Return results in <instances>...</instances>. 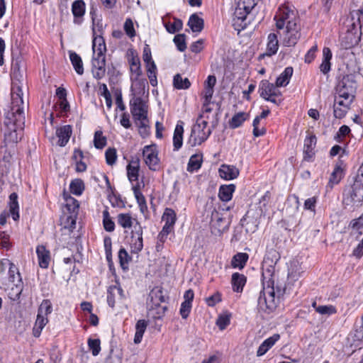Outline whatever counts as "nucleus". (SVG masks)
Masks as SVG:
<instances>
[{
	"mask_svg": "<svg viewBox=\"0 0 363 363\" xmlns=\"http://www.w3.org/2000/svg\"><path fill=\"white\" fill-rule=\"evenodd\" d=\"M277 30L285 29L283 43L285 46H294L301 37L300 26L296 11L289 5H281L274 17Z\"/></svg>",
	"mask_w": 363,
	"mask_h": 363,
	"instance_id": "obj_1",
	"label": "nucleus"
},
{
	"mask_svg": "<svg viewBox=\"0 0 363 363\" xmlns=\"http://www.w3.org/2000/svg\"><path fill=\"white\" fill-rule=\"evenodd\" d=\"M284 293V289L279 286L274 287V284L262 285V290L257 301L259 311L269 314L275 311L280 296Z\"/></svg>",
	"mask_w": 363,
	"mask_h": 363,
	"instance_id": "obj_2",
	"label": "nucleus"
},
{
	"mask_svg": "<svg viewBox=\"0 0 363 363\" xmlns=\"http://www.w3.org/2000/svg\"><path fill=\"white\" fill-rule=\"evenodd\" d=\"M259 1V0H239L232 20L235 30L240 31L247 27L248 23L247 17L257 6Z\"/></svg>",
	"mask_w": 363,
	"mask_h": 363,
	"instance_id": "obj_3",
	"label": "nucleus"
},
{
	"mask_svg": "<svg viewBox=\"0 0 363 363\" xmlns=\"http://www.w3.org/2000/svg\"><path fill=\"white\" fill-rule=\"evenodd\" d=\"M11 112L12 118L11 120L14 123L21 122L24 120V101L23 99V91L20 86L12 85L11 91Z\"/></svg>",
	"mask_w": 363,
	"mask_h": 363,
	"instance_id": "obj_4",
	"label": "nucleus"
},
{
	"mask_svg": "<svg viewBox=\"0 0 363 363\" xmlns=\"http://www.w3.org/2000/svg\"><path fill=\"white\" fill-rule=\"evenodd\" d=\"M279 259L280 255L275 250H270L266 253L262 265V285L274 284L275 267Z\"/></svg>",
	"mask_w": 363,
	"mask_h": 363,
	"instance_id": "obj_5",
	"label": "nucleus"
},
{
	"mask_svg": "<svg viewBox=\"0 0 363 363\" xmlns=\"http://www.w3.org/2000/svg\"><path fill=\"white\" fill-rule=\"evenodd\" d=\"M212 133V128L208 126V122L201 115L191 128L189 143L194 147L206 141Z\"/></svg>",
	"mask_w": 363,
	"mask_h": 363,
	"instance_id": "obj_6",
	"label": "nucleus"
},
{
	"mask_svg": "<svg viewBox=\"0 0 363 363\" xmlns=\"http://www.w3.org/2000/svg\"><path fill=\"white\" fill-rule=\"evenodd\" d=\"M277 88L276 84H274L268 80L264 79L259 83L258 92L265 101L279 106L282 103L283 99L281 92Z\"/></svg>",
	"mask_w": 363,
	"mask_h": 363,
	"instance_id": "obj_7",
	"label": "nucleus"
},
{
	"mask_svg": "<svg viewBox=\"0 0 363 363\" xmlns=\"http://www.w3.org/2000/svg\"><path fill=\"white\" fill-rule=\"evenodd\" d=\"M130 107L135 122L148 119V106L140 96H133L130 101Z\"/></svg>",
	"mask_w": 363,
	"mask_h": 363,
	"instance_id": "obj_8",
	"label": "nucleus"
},
{
	"mask_svg": "<svg viewBox=\"0 0 363 363\" xmlns=\"http://www.w3.org/2000/svg\"><path fill=\"white\" fill-rule=\"evenodd\" d=\"M355 86L354 82L350 81L349 77H343V79L339 82L336 88V96L338 99L353 100L354 98Z\"/></svg>",
	"mask_w": 363,
	"mask_h": 363,
	"instance_id": "obj_9",
	"label": "nucleus"
},
{
	"mask_svg": "<svg viewBox=\"0 0 363 363\" xmlns=\"http://www.w3.org/2000/svg\"><path fill=\"white\" fill-rule=\"evenodd\" d=\"M143 155L145 162L148 166L149 169L156 171L159 168L160 162L156 145H145L143 148Z\"/></svg>",
	"mask_w": 363,
	"mask_h": 363,
	"instance_id": "obj_10",
	"label": "nucleus"
},
{
	"mask_svg": "<svg viewBox=\"0 0 363 363\" xmlns=\"http://www.w3.org/2000/svg\"><path fill=\"white\" fill-rule=\"evenodd\" d=\"M130 246L131 252L134 254H138L143 250V228L138 222H136L134 230L131 232Z\"/></svg>",
	"mask_w": 363,
	"mask_h": 363,
	"instance_id": "obj_11",
	"label": "nucleus"
},
{
	"mask_svg": "<svg viewBox=\"0 0 363 363\" xmlns=\"http://www.w3.org/2000/svg\"><path fill=\"white\" fill-rule=\"evenodd\" d=\"M91 72L96 79H102L106 74V55H93L91 60Z\"/></svg>",
	"mask_w": 363,
	"mask_h": 363,
	"instance_id": "obj_12",
	"label": "nucleus"
},
{
	"mask_svg": "<svg viewBox=\"0 0 363 363\" xmlns=\"http://www.w3.org/2000/svg\"><path fill=\"white\" fill-rule=\"evenodd\" d=\"M316 143L317 138L315 135L311 134L306 138L303 145V160L305 161H312L315 156Z\"/></svg>",
	"mask_w": 363,
	"mask_h": 363,
	"instance_id": "obj_13",
	"label": "nucleus"
},
{
	"mask_svg": "<svg viewBox=\"0 0 363 363\" xmlns=\"http://www.w3.org/2000/svg\"><path fill=\"white\" fill-rule=\"evenodd\" d=\"M350 198L353 203H361L363 202V182L354 179V183L350 191Z\"/></svg>",
	"mask_w": 363,
	"mask_h": 363,
	"instance_id": "obj_14",
	"label": "nucleus"
},
{
	"mask_svg": "<svg viewBox=\"0 0 363 363\" xmlns=\"http://www.w3.org/2000/svg\"><path fill=\"white\" fill-rule=\"evenodd\" d=\"M9 281L11 282L17 289V295L21 293L22 279L18 267L13 263H9Z\"/></svg>",
	"mask_w": 363,
	"mask_h": 363,
	"instance_id": "obj_15",
	"label": "nucleus"
},
{
	"mask_svg": "<svg viewBox=\"0 0 363 363\" xmlns=\"http://www.w3.org/2000/svg\"><path fill=\"white\" fill-rule=\"evenodd\" d=\"M133 82L131 91H133V96H140L145 94V88L147 86L146 79L140 78V77H130Z\"/></svg>",
	"mask_w": 363,
	"mask_h": 363,
	"instance_id": "obj_16",
	"label": "nucleus"
},
{
	"mask_svg": "<svg viewBox=\"0 0 363 363\" xmlns=\"http://www.w3.org/2000/svg\"><path fill=\"white\" fill-rule=\"evenodd\" d=\"M127 177L132 183L138 180L140 171V159L138 157L132 159L126 167Z\"/></svg>",
	"mask_w": 363,
	"mask_h": 363,
	"instance_id": "obj_17",
	"label": "nucleus"
},
{
	"mask_svg": "<svg viewBox=\"0 0 363 363\" xmlns=\"http://www.w3.org/2000/svg\"><path fill=\"white\" fill-rule=\"evenodd\" d=\"M86 5L83 0H76L72 3V12L74 17V23L75 24L82 23V18L85 13Z\"/></svg>",
	"mask_w": 363,
	"mask_h": 363,
	"instance_id": "obj_18",
	"label": "nucleus"
},
{
	"mask_svg": "<svg viewBox=\"0 0 363 363\" xmlns=\"http://www.w3.org/2000/svg\"><path fill=\"white\" fill-rule=\"evenodd\" d=\"M219 175L225 180H232L239 175V169L233 165L222 164L218 169Z\"/></svg>",
	"mask_w": 363,
	"mask_h": 363,
	"instance_id": "obj_19",
	"label": "nucleus"
},
{
	"mask_svg": "<svg viewBox=\"0 0 363 363\" xmlns=\"http://www.w3.org/2000/svg\"><path fill=\"white\" fill-rule=\"evenodd\" d=\"M163 26L169 33H175L182 29L183 23L182 20L174 18V22L171 23L170 16L166 15L162 18Z\"/></svg>",
	"mask_w": 363,
	"mask_h": 363,
	"instance_id": "obj_20",
	"label": "nucleus"
},
{
	"mask_svg": "<svg viewBox=\"0 0 363 363\" xmlns=\"http://www.w3.org/2000/svg\"><path fill=\"white\" fill-rule=\"evenodd\" d=\"M162 220L164 222L163 228L172 231L177 221L176 212L170 208H166L162 216Z\"/></svg>",
	"mask_w": 363,
	"mask_h": 363,
	"instance_id": "obj_21",
	"label": "nucleus"
},
{
	"mask_svg": "<svg viewBox=\"0 0 363 363\" xmlns=\"http://www.w3.org/2000/svg\"><path fill=\"white\" fill-rule=\"evenodd\" d=\"M72 132V127L69 125L57 128L56 130V135L58 138L57 144L61 147L65 146L70 138Z\"/></svg>",
	"mask_w": 363,
	"mask_h": 363,
	"instance_id": "obj_22",
	"label": "nucleus"
},
{
	"mask_svg": "<svg viewBox=\"0 0 363 363\" xmlns=\"http://www.w3.org/2000/svg\"><path fill=\"white\" fill-rule=\"evenodd\" d=\"M184 123L179 121L176 125L173 135L174 150L178 151L183 144Z\"/></svg>",
	"mask_w": 363,
	"mask_h": 363,
	"instance_id": "obj_23",
	"label": "nucleus"
},
{
	"mask_svg": "<svg viewBox=\"0 0 363 363\" xmlns=\"http://www.w3.org/2000/svg\"><path fill=\"white\" fill-rule=\"evenodd\" d=\"M280 339L279 334H274L272 336L266 339L259 347L257 351V356L261 357L267 353Z\"/></svg>",
	"mask_w": 363,
	"mask_h": 363,
	"instance_id": "obj_24",
	"label": "nucleus"
},
{
	"mask_svg": "<svg viewBox=\"0 0 363 363\" xmlns=\"http://www.w3.org/2000/svg\"><path fill=\"white\" fill-rule=\"evenodd\" d=\"M36 253L38 255L39 266L41 268H48L50 261V251L46 250L44 245H38L36 247Z\"/></svg>",
	"mask_w": 363,
	"mask_h": 363,
	"instance_id": "obj_25",
	"label": "nucleus"
},
{
	"mask_svg": "<svg viewBox=\"0 0 363 363\" xmlns=\"http://www.w3.org/2000/svg\"><path fill=\"white\" fill-rule=\"evenodd\" d=\"M278 49L279 41L277 35L274 33H271L268 35L266 52L263 56H272L277 52Z\"/></svg>",
	"mask_w": 363,
	"mask_h": 363,
	"instance_id": "obj_26",
	"label": "nucleus"
},
{
	"mask_svg": "<svg viewBox=\"0 0 363 363\" xmlns=\"http://www.w3.org/2000/svg\"><path fill=\"white\" fill-rule=\"evenodd\" d=\"M235 191V185L223 184L219 187L218 198L223 202H228L232 199L233 194Z\"/></svg>",
	"mask_w": 363,
	"mask_h": 363,
	"instance_id": "obj_27",
	"label": "nucleus"
},
{
	"mask_svg": "<svg viewBox=\"0 0 363 363\" xmlns=\"http://www.w3.org/2000/svg\"><path fill=\"white\" fill-rule=\"evenodd\" d=\"M246 281L247 278L244 274L238 272L233 273L231 278V284L233 291L237 293L242 292Z\"/></svg>",
	"mask_w": 363,
	"mask_h": 363,
	"instance_id": "obj_28",
	"label": "nucleus"
},
{
	"mask_svg": "<svg viewBox=\"0 0 363 363\" xmlns=\"http://www.w3.org/2000/svg\"><path fill=\"white\" fill-rule=\"evenodd\" d=\"M211 222L213 227L217 228L220 233L228 230L229 226V222L220 216V213L218 211L212 213Z\"/></svg>",
	"mask_w": 363,
	"mask_h": 363,
	"instance_id": "obj_29",
	"label": "nucleus"
},
{
	"mask_svg": "<svg viewBox=\"0 0 363 363\" xmlns=\"http://www.w3.org/2000/svg\"><path fill=\"white\" fill-rule=\"evenodd\" d=\"M150 298L152 304L159 306L162 303L166 301V296L164 294L163 289L160 286H155L150 292Z\"/></svg>",
	"mask_w": 363,
	"mask_h": 363,
	"instance_id": "obj_30",
	"label": "nucleus"
},
{
	"mask_svg": "<svg viewBox=\"0 0 363 363\" xmlns=\"http://www.w3.org/2000/svg\"><path fill=\"white\" fill-rule=\"evenodd\" d=\"M332 59V52L329 48L325 47L323 50V60L320 65V72L326 74L331 69L330 60Z\"/></svg>",
	"mask_w": 363,
	"mask_h": 363,
	"instance_id": "obj_31",
	"label": "nucleus"
},
{
	"mask_svg": "<svg viewBox=\"0 0 363 363\" xmlns=\"http://www.w3.org/2000/svg\"><path fill=\"white\" fill-rule=\"evenodd\" d=\"M9 211L14 220L19 219V206L18 202V194L15 192L9 196Z\"/></svg>",
	"mask_w": 363,
	"mask_h": 363,
	"instance_id": "obj_32",
	"label": "nucleus"
},
{
	"mask_svg": "<svg viewBox=\"0 0 363 363\" xmlns=\"http://www.w3.org/2000/svg\"><path fill=\"white\" fill-rule=\"evenodd\" d=\"M293 67H287L284 72L277 78L276 86L278 87L286 86L289 84L291 77L293 75Z\"/></svg>",
	"mask_w": 363,
	"mask_h": 363,
	"instance_id": "obj_33",
	"label": "nucleus"
},
{
	"mask_svg": "<svg viewBox=\"0 0 363 363\" xmlns=\"http://www.w3.org/2000/svg\"><path fill=\"white\" fill-rule=\"evenodd\" d=\"M93 55H105L106 47L104 39L101 35L94 36L92 41Z\"/></svg>",
	"mask_w": 363,
	"mask_h": 363,
	"instance_id": "obj_34",
	"label": "nucleus"
},
{
	"mask_svg": "<svg viewBox=\"0 0 363 363\" xmlns=\"http://www.w3.org/2000/svg\"><path fill=\"white\" fill-rule=\"evenodd\" d=\"M128 62L131 72L130 77H141L142 69L139 57L137 55H134L133 52H132V55L129 58Z\"/></svg>",
	"mask_w": 363,
	"mask_h": 363,
	"instance_id": "obj_35",
	"label": "nucleus"
},
{
	"mask_svg": "<svg viewBox=\"0 0 363 363\" xmlns=\"http://www.w3.org/2000/svg\"><path fill=\"white\" fill-rule=\"evenodd\" d=\"M188 26L193 32L199 33L203 28V20L197 14H192L189 19Z\"/></svg>",
	"mask_w": 363,
	"mask_h": 363,
	"instance_id": "obj_36",
	"label": "nucleus"
},
{
	"mask_svg": "<svg viewBox=\"0 0 363 363\" xmlns=\"http://www.w3.org/2000/svg\"><path fill=\"white\" fill-rule=\"evenodd\" d=\"M342 178V169L340 167H335L330 174L328 183L326 186L327 191L331 190L335 184H337Z\"/></svg>",
	"mask_w": 363,
	"mask_h": 363,
	"instance_id": "obj_37",
	"label": "nucleus"
},
{
	"mask_svg": "<svg viewBox=\"0 0 363 363\" xmlns=\"http://www.w3.org/2000/svg\"><path fill=\"white\" fill-rule=\"evenodd\" d=\"M248 258L249 256L247 253L238 252L233 257L231 265L233 268L242 269L245 266Z\"/></svg>",
	"mask_w": 363,
	"mask_h": 363,
	"instance_id": "obj_38",
	"label": "nucleus"
},
{
	"mask_svg": "<svg viewBox=\"0 0 363 363\" xmlns=\"http://www.w3.org/2000/svg\"><path fill=\"white\" fill-rule=\"evenodd\" d=\"M117 222L123 228H130L134 227L133 223L138 221L133 218L130 213H119L117 216Z\"/></svg>",
	"mask_w": 363,
	"mask_h": 363,
	"instance_id": "obj_39",
	"label": "nucleus"
},
{
	"mask_svg": "<svg viewBox=\"0 0 363 363\" xmlns=\"http://www.w3.org/2000/svg\"><path fill=\"white\" fill-rule=\"evenodd\" d=\"M69 59L76 72L82 75L84 73L83 62L81 57L75 52H69Z\"/></svg>",
	"mask_w": 363,
	"mask_h": 363,
	"instance_id": "obj_40",
	"label": "nucleus"
},
{
	"mask_svg": "<svg viewBox=\"0 0 363 363\" xmlns=\"http://www.w3.org/2000/svg\"><path fill=\"white\" fill-rule=\"evenodd\" d=\"M147 323L145 320H139L135 325V334L134 342L139 344L141 342L144 333L146 330Z\"/></svg>",
	"mask_w": 363,
	"mask_h": 363,
	"instance_id": "obj_41",
	"label": "nucleus"
},
{
	"mask_svg": "<svg viewBox=\"0 0 363 363\" xmlns=\"http://www.w3.org/2000/svg\"><path fill=\"white\" fill-rule=\"evenodd\" d=\"M249 116L245 112H239L235 114L229 121V126L230 128L235 129L242 125L247 120Z\"/></svg>",
	"mask_w": 363,
	"mask_h": 363,
	"instance_id": "obj_42",
	"label": "nucleus"
},
{
	"mask_svg": "<svg viewBox=\"0 0 363 363\" xmlns=\"http://www.w3.org/2000/svg\"><path fill=\"white\" fill-rule=\"evenodd\" d=\"M48 323V319L46 316L41 315L38 313L37 318L33 329V333L35 337H39L43 328Z\"/></svg>",
	"mask_w": 363,
	"mask_h": 363,
	"instance_id": "obj_43",
	"label": "nucleus"
},
{
	"mask_svg": "<svg viewBox=\"0 0 363 363\" xmlns=\"http://www.w3.org/2000/svg\"><path fill=\"white\" fill-rule=\"evenodd\" d=\"M173 86L177 89H187L191 86L188 78H182L180 74H177L173 78Z\"/></svg>",
	"mask_w": 363,
	"mask_h": 363,
	"instance_id": "obj_44",
	"label": "nucleus"
},
{
	"mask_svg": "<svg viewBox=\"0 0 363 363\" xmlns=\"http://www.w3.org/2000/svg\"><path fill=\"white\" fill-rule=\"evenodd\" d=\"M64 199L66 201L65 207L70 213H77L79 203V201L71 196L63 194Z\"/></svg>",
	"mask_w": 363,
	"mask_h": 363,
	"instance_id": "obj_45",
	"label": "nucleus"
},
{
	"mask_svg": "<svg viewBox=\"0 0 363 363\" xmlns=\"http://www.w3.org/2000/svg\"><path fill=\"white\" fill-rule=\"evenodd\" d=\"M202 164V155H193L188 162L187 171L193 172L197 171L201 167Z\"/></svg>",
	"mask_w": 363,
	"mask_h": 363,
	"instance_id": "obj_46",
	"label": "nucleus"
},
{
	"mask_svg": "<svg viewBox=\"0 0 363 363\" xmlns=\"http://www.w3.org/2000/svg\"><path fill=\"white\" fill-rule=\"evenodd\" d=\"M70 192L76 196L82 194L84 190V184L81 179H75L72 180L69 184Z\"/></svg>",
	"mask_w": 363,
	"mask_h": 363,
	"instance_id": "obj_47",
	"label": "nucleus"
},
{
	"mask_svg": "<svg viewBox=\"0 0 363 363\" xmlns=\"http://www.w3.org/2000/svg\"><path fill=\"white\" fill-rule=\"evenodd\" d=\"M147 74L150 79V83L152 86L157 85V66L155 62L146 64Z\"/></svg>",
	"mask_w": 363,
	"mask_h": 363,
	"instance_id": "obj_48",
	"label": "nucleus"
},
{
	"mask_svg": "<svg viewBox=\"0 0 363 363\" xmlns=\"http://www.w3.org/2000/svg\"><path fill=\"white\" fill-rule=\"evenodd\" d=\"M118 259L121 267L123 270L128 269V264L132 260V257L128 255L125 248H121L118 251Z\"/></svg>",
	"mask_w": 363,
	"mask_h": 363,
	"instance_id": "obj_49",
	"label": "nucleus"
},
{
	"mask_svg": "<svg viewBox=\"0 0 363 363\" xmlns=\"http://www.w3.org/2000/svg\"><path fill=\"white\" fill-rule=\"evenodd\" d=\"M106 143L107 140L103 135V132L101 130H96L94 138V147L97 149H103L106 145Z\"/></svg>",
	"mask_w": 363,
	"mask_h": 363,
	"instance_id": "obj_50",
	"label": "nucleus"
},
{
	"mask_svg": "<svg viewBox=\"0 0 363 363\" xmlns=\"http://www.w3.org/2000/svg\"><path fill=\"white\" fill-rule=\"evenodd\" d=\"M52 311V306L51 301L48 299H44L38 308V313L47 317Z\"/></svg>",
	"mask_w": 363,
	"mask_h": 363,
	"instance_id": "obj_51",
	"label": "nucleus"
},
{
	"mask_svg": "<svg viewBox=\"0 0 363 363\" xmlns=\"http://www.w3.org/2000/svg\"><path fill=\"white\" fill-rule=\"evenodd\" d=\"M103 225L107 232H112L115 229V223L110 218L109 213L107 210L103 211Z\"/></svg>",
	"mask_w": 363,
	"mask_h": 363,
	"instance_id": "obj_52",
	"label": "nucleus"
},
{
	"mask_svg": "<svg viewBox=\"0 0 363 363\" xmlns=\"http://www.w3.org/2000/svg\"><path fill=\"white\" fill-rule=\"evenodd\" d=\"M173 41L179 51L184 52L186 49L185 34L176 35Z\"/></svg>",
	"mask_w": 363,
	"mask_h": 363,
	"instance_id": "obj_53",
	"label": "nucleus"
},
{
	"mask_svg": "<svg viewBox=\"0 0 363 363\" xmlns=\"http://www.w3.org/2000/svg\"><path fill=\"white\" fill-rule=\"evenodd\" d=\"M87 344L94 356H96L101 351V342L99 339L89 338Z\"/></svg>",
	"mask_w": 363,
	"mask_h": 363,
	"instance_id": "obj_54",
	"label": "nucleus"
},
{
	"mask_svg": "<svg viewBox=\"0 0 363 363\" xmlns=\"http://www.w3.org/2000/svg\"><path fill=\"white\" fill-rule=\"evenodd\" d=\"M138 126L139 134L143 138L147 137L150 134L149 119L135 122Z\"/></svg>",
	"mask_w": 363,
	"mask_h": 363,
	"instance_id": "obj_55",
	"label": "nucleus"
},
{
	"mask_svg": "<svg viewBox=\"0 0 363 363\" xmlns=\"http://www.w3.org/2000/svg\"><path fill=\"white\" fill-rule=\"evenodd\" d=\"M106 162L108 165L115 164L117 159L116 150L115 148H108L105 152Z\"/></svg>",
	"mask_w": 363,
	"mask_h": 363,
	"instance_id": "obj_56",
	"label": "nucleus"
},
{
	"mask_svg": "<svg viewBox=\"0 0 363 363\" xmlns=\"http://www.w3.org/2000/svg\"><path fill=\"white\" fill-rule=\"evenodd\" d=\"M316 312L321 315H330L337 313L336 308L333 305L319 306L316 308Z\"/></svg>",
	"mask_w": 363,
	"mask_h": 363,
	"instance_id": "obj_57",
	"label": "nucleus"
},
{
	"mask_svg": "<svg viewBox=\"0 0 363 363\" xmlns=\"http://www.w3.org/2000/svg\"><path fill=\"white\" fill-rule=\"evenodd\" d=\"M140 187L139 184L133 185L132 187V190L134 193V196L137 200V203L138 206L140 204L146 203V200L142 192L140 191Z\"/></svg>",
	"mask_w": 363,
	"mask_h": 363,
	"instance_id": "obj_58",
	"label": "nucleus"
},
{
	"mask_svg": "<svg viewBox=\"0 0 363 363\" xmlns=\"http://www.w3.org/2000/svg\"><path fill=\"white\" fill-rule=\"evenodd\" d=\"M123 28L126 35L130 38L135 36V30L134 29L133 22L130 18H127L125 20Z\"/></svg>",
	"mask_w": 363,
	"mask_h": 363,
	"instance_id": "obj_59",
	"label": "nucleus"
},
{
	"mask_svg": "<svg viewBox=\"0 0 363 363\" xmlns=\"http://www.w3.org/2000/svg\"><path fill=\"white\" fill-rule=\"evenodd\" d=\"M230 315H220L216 320V325L221 330L225 329L226 327L230 324Z\"/></svg>",
	"mask_w": 363,
	"mask_h": 363,
	"instance_id": "obj_60",
	"label": "nucleus"
},
{
	"mask_svg": "<svg viewBox=\"0 0 363 363\" xmlns=\"http://www.w3.org/2000/svg\"><path fill=\"white\" fill-rule=\"evenodd\" d=\"M115 286H110L107 291V303L112 308H114L116 303Z\"/></svg>",
	"mask_w": 363,
	"mask_h": 363,
	"instance_id": "obj_61",
	"label": "nucleus"
},
{
	"mask_svg": "<svg viewBox=\"0 0 363 363\" xmlns=\"http://www.w3.org/2000/svg\"><path fill=\"white\" fill-rule=\"evenodd\" d=\"M352 101L353 100L344 99L343 98H341V99H338L337 96H335L334 105L338 106L339 107H342V108L344 109L345 108V110L348 111Z\"/></svg>",
	"mask_w": 363,
	"mask_h": 363,
	"instance_id": "obj_62",
	"label": "nucleus"
},
{
	"mask_svg": "<svg viewBox=\"0 0 363 363\" xmlns=\"http://www.w3.org/2000/svg\"><path fill=\"white\" fill-rule=\"evenodd\" d=\"M191 303H190L189 301L188 302L183 301L182 303L181 308L179 310V313L182 315V318L186 319L189 316V315L191 312Z\"/></svg>",
	"mask_w": 363,
	"mask_h": 363,
	"instance_id": "obj_63",
	"label": "nucleus"
},
{
	"mask_svg": "<svg viewBox=\"0 0 363 363\" xmlns=\"http://www.w3.org/2000/svg\"><path fill=\"white\" fill-rule=\"evenodd\" d=\"M316 203H317V197L316 196H313V197H311V198L306 199L305 201L304 205H303L304 209L315 212Z\"/></svg>",
	"mask_w": 363,
	"mask_h": 363,
	"instance_id": "obj_64",
	"label": "nucleus"
}]
</instances>
